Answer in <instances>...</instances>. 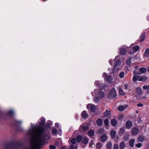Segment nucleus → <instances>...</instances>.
Returning a JSON list of instances; mask_svg holds the SVG:
<instances>
[{
	"mask_svg": "<svg viewBox=\"0 0 149 149\" xmlns=\"http://www.w3.org/2000/svg\"><path fill=\"white\" fill-rule=\"evenodd\" d=\"M45 128L39 126H36L32 123L31 127L27 132V134L29 136L34 138L35 141V145L31 141V144L29 146L23 148L22 144L16 142L10 144L6 145L5 149H40L41 147L46 144L45 140L49 139L48 135L45 134Z\"/></svg>",
	"mask_w": 149,
	"mask_h": 149,
	"instance_id": "nucleus-1",
	"label": "nucleus"
},
{
	"mask_svg": "<svg viewBox=\"0 0 149 149\" xmlns=\"http://www.w3.org/2000/svg\"><path fill=\"white\" fill-rule=\"evenodd\" d=\"M109 97L111 99L115 98L116 97V91L114 88H113L108 94Z\"/></svg>",
	"mask_w": 149,
	"mask_h": 149,
	"instance_id": "nucleus-2",
	"label": "nucleus"
},
{
	"mask_svg": "<svg viewBox=\"0 0 149 149\" xmlns=\"http://www.w3.org/2000/svg\"><path fill=\"white\" fill-rule=\"evenodd\" d=\"M116 59L114 60V61L115 62V65L114 66V69L115 70H118L119 68V66L120 65V60H117L115 61Z\"/></svg>",
	"mask_w": 149,
	"mask_h": 149,
	"instance_id": "nucleus-3",
	"label": "nucleus"
},
{
	"mask_svg": "<svg viewBox=\"0 0 149 149\" xmlns=\"http://www.w3.org/2000/svg\"><path fill=\"white\" fill-rule=\"evenodd\" d=\"M87 107L88 109L90 108L91 111L92 112H95L96 109V107L94 104H88Z\"/></svg>",
	"mask_w": 149,
	"mask_h": 149,
	"instance_id": "nucleus-4",
	"label": "nucleus"
},
{
	"mask_svg": "<svg viewBox=\"0 0 149 149\" xmlns=\"http://www.w3.org/2000/svg\"><path fill=\"white\" fill-rule=\"evenodd\" d=\"M139 132V129L136 127L133 128L131 130L132 134L133 136H136L137 135Z\"/></svg>",
	"mask_w": 149,
	"mask_h": 149,
	"instance_id": "nucleus-5",
	"label": "nucleus"
},
{
	"mask_svg": "<svg viewBox=\"0 0 149 149\" xmlns=\"http://www.w3.org/2000/svg\"><path fill=\"white\" fill-rule=\"evenodd\" d=\"M133 125V124L132 122L128 120L127 121L125 124V127L127 129H130Z\"/></svg>",
	"mask_w": 149,
	"mask_h": 149,
	"instance_id": "nucleus-6",
	"label": "nucleus"
},
{
	"mask_svg": "<svg viewBox=\"0 0 149 149\" xmlns=\"http://www.w3.org/2000/svg\"><path fill=\"white\" fill-rule=\"evenodd\" d=\"M107 139V136L105 134H102L100 137L101 141L103 142H105Z\"/></svg>",
	"mask_w": 149,
	"mask_h": 149,
	"instance_id": "nucleus-7",
	"label": "nucleus"
},
{
	"mask_svg": "<svg viewBox=\"0 0 149 149\" xmlns=\"http://www.w3.org/2000/svg\"><path fill=\"white\" fill-rule=\"evenodd\" d=\"M126 48L124 47H121L120 49V54L121 55H124L126 52Z\"/></svg>",
	"mask_w": 149,
	"mask_h": 149,
	"instance_id": "nucleus-8",
	"label": "nucleus"
},
{
	"mask_svg": "<svg viewBox=\"0 0 149 149\" xmlns=\"http://www.w3.org/2000/svg\"><path fill=\"white\" fill-rule=\"evenodd\" d=\"M96 96H97L98 98H102L104 96V94L102 91L100 90L98 91V93L96 95Z\"/></svg>",
	"mask_w": 149,
	"mask_h": 149,
	"instance_id": "nucleus-9",
	"label": "nucleus"
},
{
	"mask_svg": "<svg viewBox=\"0 0 149 149\" xmlns=\"http://www.w3.org/2000/svg\"><path fill=\"white\" fill-rule=\"evenodd\" d=\"M136 91L138 96H140L142 95V89L140 87H137L136 88Z\"/></svg>",
	"mask_w": 149,
	"mask_h": 149,
	"instance_id": "nucleus-10",
	"label": "nucleus"
},
{
	"mask_svg": "<svg viewBox=\"0 0 149 149\" xmlns=\"http://www.w3.org/2000/svg\"><path fill=\"white\" fill-rule=\"evenodd\" d=\"M125 147V143L123 141L121 142L119 144L120 149H124Z\"/></svg>",
	"mask_w": 149,
	"mask_h": 149,
	"instance_id": "nucleus-11",
	"label": "nucleus"
},
{
	"mask_svg": "<svg viewBox=\"0 0 149 149\" xmlns=\"http://www.w3.org/2000/svg\"><path fill=\"white\" fill-rule=\"evenodd\" d=\"M144 56L146 58L149 57V48L146 49L144 53Z\"/></svg>",
	"mask_w": 149,
	"mask_h": 149,
	"instance_id": "nucleus-12",
	"label": "nucleus"
},
{
	"mask_svg": "<svg viewBox=\"0 0 149 149\" xmlns=\"http://www.w3.org/2000/svg\"><path fill=\"white\" fill-rule=\"evenodd\" d=\"M139 81H145L147 79V78L146 76H139Z\"/></svg>",
	"mask_w": 149,
	"mask_h": 149,
	"instance_id": "nucleus-13",
	"label": "nucleus"
},
{
	"mask_svg": "<svg viewBox=\"0 0 149 149\" xmlns=\"http://www.w3.org/2000/svg\"><path fill=\"white\" fill-rule=\"evenodd\" d=\"M103 121L100 118L98 119L96 121V123L97 126H101L102 124Z\"/></svg>",
	"mask_w": 149,
	"mask_h": 149,
	"instance_id": "nucleus-14",
	"label": "nucleus"
},
{
	"mask_svg": "<svg viewBox=\"0 0 149 149\" xmlns=\"http://www.w3.org/2000/svg\"><path fill=\"white\" fill-rule=\"evenodd\" d=\"M81 115L82 118H83L86 119L88 117V115L85 111H83Z\"/></svg>",
	"mask_w": 149,
	"mask_h": 149,
	"instance_id": "nucleus-15",
	"label": "nucleus"
},
{
	"mask_svg": "<svg viewBox=\"0 0 149 149\" xmlns=\"http://www.w3.org/2000/svg\"><path fill=\"white\" fill-rule=\"evenodd\" d=\"M116 133V132L114 130H112L111 131L110 134L112 139H113L115 138Z\"/></svg>",
	"mask_w": 149,
	"mask_h": 149,
	"instance_id": "nucleus-16",
	"label": "nucleus"
},
{
	"mask_svg": "<svg viewBox=\"0 0 149 149\" xmlns=\"http://www.w3.org/2000/svg\"><path fill=\"white\" fill-rule=\"evenodd\" d=\"M117 122L115 119H113L111 120V123L113 126H116L117 125Z\"/></svg>",
	"mask_w": 149,
	"mask_h": 149,
	"instance_id": "nucleus-17",
	"label": "nucleus"
},
{
	"mask_svg": "<svg viewBox=\"0 0 149 149\" xmlns=\"http://www.w3.org/2000/svg\"><path fill=\"white\" fill-rule=\"evenodd\" d=\"M82 129L84 131H86L89 129V127L87 124H84L82 125Z\"/></svg>",
	"mask_w": 149,
	"mask_h": 149,
	"instance_id": "nucleus-18",
	"label": "nucleus"
},
{
	"mask_svg": "<svg viewBox=\"0 0 149 149\" xmlns=\"http://www.w3.org/2000/svg\"><path fill=\"white\" fill-rule=\"evenodd\" d=\"M89 141V139L87 137L84 136L83 139L82 143L85 145L87 144Z\"/></svg>",
	"mask_w": 149,
	"mask_h": 149,
	"instance_id": "nucleus-19",
	"label": "nucleus"
},
{
	"mask_svg": "<svg viewBox=\"0 0 149 149\" xmlns=\"http://www.w3.org/2000/svg\"><path fill=\"white\" fill-rule=\"evenodd\" d=\"M135 139H132L129 141V143L130 147H133L134 146V144L135 142Z\"/></svg>",
	"mask_w": 149,
	"mask_h": 149,
	"instance_id": "nucleus-20",
	"label": "nucleus"
},
{
	"mask_svg": "<svg viewBox=\"0 0 149 149\" xmlns=\"http://www.w3.org/2000/svg\"><path fill=\"white\" fill-rule=\"evenodd\" d=\"M88 134L90 137L93 136L94 134V131L93 130H91L88 132Z\"/></svg>",
	"mask_w": 149,
	"mask_h": 149,
	"instance_id": "nucleus-21",
	"label": "nucleus"
},
{
	"mask_svg": "<svg viewBox=\"0 0 149 149\" xmlns=\"http://www.w3.org/2000/svg\"><path fill=\"white\" fill-rule=\"evenodd\" d=\"M62 140L61 138H58L56 139V146L57 145L59 146H61L62 145Z\"/></svg>",
	"mask_w": 149,
	"mask_h": 149,
	"instance_id": "nucleus-22",
	"label": "nucleus"
},
{
	"mask_svg": "<svg viewBox=\"0 0 149 149\" xmlns=\"http://www.w3.org/2000/svg\"><path fill=\"white\" fill-rule=\"evenodd\" d=\"M125 130V128L124 127H122L121 128L119 132V133L120 136H122Z\"/></svg>",
	"mask_w": 149,
	"mask_h": 149,
	"instance_id": "nucleus-23",
	"label": "nucleus"
},
{
	"mask_svg": "<svg viewBox=\"0 0 149 149\" xmlns=\"http://www.w3.org/2000/svg\"><path fill=\"white\" fill-rule=\"evenodd\" d=\"M112 144L111 142H108L106 144V147L107 149H111Z\"/></svg>",
	"mask_w": 149,
	"mask_h": 149,
	"instance_id": "nucleus-24",
	"label": "nucleus"
},
{
	"mask_svg": "<svg viewBox=\"0 0 149 149\" xmlns=\"http://www.w3.org/2000/svg\"><path fill=\"white\" fill-rule=\"evenodd\" d=\"M144 140V137L140 135L138 138V141L143 142Z\"/></svg>",
	"mask_w": 149,
	"mask_h": 149,
	"instance_id": "nucleus-25",
	"label": "nucleus"
},
{
	"mask_svg": "<svg viewBox=\"0 0 149 149\" xmlns=\"http://www.w3.org/2000/svg\"><path fill=\"white\" fill-rule=\"evenodd\" d=\"M111 112L110 111H108L106 110L104 113V116H107L110 115Z\"/></svg>",
	"mask_w": 149,
	"mask_h": 149,
	"instance_id": "nucleus-26",
	"label": "nucleus"
},
{
	"mask_svg": "<svg viewBox=\"0 0 149 149\" xmlns=\"http://www.w3.org/2000/svg\"><path fill=\"white\" fill-rule=\"evenodd\" d=\"M126 106H123L122 105L119 106L118 107V110L119 111H122L126 108Z\"/></svg>",
	"mask_w": 149,
	"mask_h": 149,
	"instance_id": "nucleus-27",
	"label": "nucleus"
},
{
	"mask_svg": "<svg viewBox=\"0 0 149 149\" xmlns=\"http://www.w3.org/2000/svg\"><path fill=\"white\" fill-rule=\"evenodd\" d=\"M82 139L83 138L81 135H78L76 137V140L77 142H80L82 140Z\"/></svg>",
	"mask_w": 149,
	"mask_h": 149,
	"instance_id": "nucleus-28",
	"label": "nucleus"
},
{
	"mask_svg": "<svg viewBox=\"0 0 149 149\" xmlns=\"http://www.w3.org/2000/svg\"><path fill=\"white\" fill-rule=\"evenodd\" d=\"M139 76L134 75L133 77L132 81L135 83L136 81L138 80Z\"/></svg>",
	"mask_w": 149,
	"mask_h": 149,
	"instance_id": "nucleus-29",
	"label": "nucleus"
},
{
	"mask_svg": "<svg viewBox=\"0 0 149 149\" xmlns=\"http://www.w3.org/2000/svg\"><path fill=\"white\" fill-rule=\"evenodd\" d=\"M143 88L144 90H147V93H149V84L148 85H145L143 86Z\"/></svg>",
	"mask_w": 149,
	"mask_h": 149,
	"instance_id": "nucleus-30",
	"label": "nucleus"
},
{
	"mask_svg": "<svg viewBox=\"0 0 149 149\" xmlns=\"http://www.w3.org/2000/svg\"><path fill=\"white\" fill-rule=\"evenodd\" d=\"M145 38V33H143L141 34L140 36V41L141 42H142L144 40Z\"/></svg>",
	"mask_w": 149,
	"mask_h": 149,
	"instance_id": "nucleus-31",
	"label": "nucleus"
},
{
	"mask_svg": "<svg viewBox=\"0 0 149 149\" xmlns=\"http://www.w3.org/2000/svg\"><path fill=\"white\" fill-rule=\"evenodd\" d=\"M131 60V58L130 57H129L126 61V63L128 65H130L131 64L130 61Z\"/></svg>",
	"mask_w": 149,
	"mask_h": 149,
	"instance_id": "nucleus-32",
	"label": "nucleus"
},
{
	"mask_svg": "<svg viewBox=\"0 0 149 149\" xmlns=\"http://www.w3.org/2000/svg\"><path fill=\"white\" fill-rule=\"evenodd\" d=\"M139 72L141 73H144L146 72V70L145 68H139Z\"/></svg>",
	"mask_w": 149,
	"mask_h": 149,
	"instance_id": "nucleus-33",
	"label": "nucleus"
},
{
	"mask_svg": "<svg viewBox=\"0 0 149 149\" xmlns=\"http://www.w3.org/2000/svg\"><path fill=\"white\" fill-rule=\"evenodd\" d=\"M132 48L134 51L137 52L139 49V47L138 46L136 45L133 47Z\"/></svg>",
	"mask_w": 149,
	"mask_h": 149,
	"instance_id": "nucleus-34",
	"label": "nucleus"
},
{
	"mask_svg": "<svg viewBox=\"0 0 149 149\" xmlns=\"http://www.w3.org/2000/svg\"><path fill=\"white\" fill-rule=\"evenodd\" d=\"M106 80L108 82L110 83L111 81V78L110 76H107L106 77Z\"/></svg>",
	"mask_w": 149,
	"mask_h": 149,
	"instance_id": "nucleus-35",
	"label": "nucleus"
},
{
	"mask_svg": "<svg viewBox=\"0 0 149 149\" xmlns=\"http://www.w3.org/2000/svg\"><path fill=\"white\" fill-rule=\"evenodd\" d=\"M102 146V144L101 143L98 142L97 144L96 147L97 148L100 149L101 148Z\"/></svg>",
	"mask_w": 149,
	"mask_h": 149,
	"instance_id": "nucleus-36",
	"label": "nucleus"
},
{
	"mask_svg": "<svg viewBox=\"0 0 149 149\" xmlns=\"http://www.w3.org/2000/svg\"><path fill=\"white\" fill-rule=\"evenodd\" d=\"M104 123L106 126H108L109 125V122L108 119H106L104 120Z\"/></svg>",
	"mask_w": 149,
	"mask_h": 149,
	"instance_id": "nucleus-37",
	"label": "nucleus"
},
{
	"mask_svg": "<svg viewBox=\"0 0 149 149\" xmlns=\"http://www.w3.org/2000/svg\"><path fill=\"white\" fill-rule=\"evenodd\" d=\"M113 149H119L118 144L117 143L114 144L113 147Z\"/></svg>",
	"mask_w": 149,
	"mask_h": 149,
	"instance_id": "nucleus-38",
	"label": "nucleus"
},
{
	"mask_svg": "<svg viewBox=\"0 0 149 149\" xmlns=\"http://www.w3.org/2000/svg\"><path fill=\"white\" fill-rule=\"evenodd\" d=\"M119 91L120 94L121 95H124V93L123 90L121 88L119 89Z\"/></svg>",
	"mask_w": 149,
	"mask_h": 149,
	"instance_id": "nucleus-39",
	"label": "nucleus"
},
{
	"mask_svg": "<svg viewBox=\"0 0 149 149\" xmlns=\"http://www.w3.org/2000/svg\"><path fill=\"white\" fill-rule=\"evenodd\" d=\"M70 142L72 144H75L76 143V139L75 138L72 139L70 141Z\"/></svg>",
	"mask_w": 149,
	"mask_h": 149,
	"instance_id": "nucleus-40",
	"label": "nucleus"
},
{
	"mask_svg": "<svg viewBox=\"0 0 149 149\" xmlns=\"http://www.w3.org/2000/svg\"><path fill=\"white\" fill-rule=\"evenodd\" d=\"M124 76V73L123 72H122L119 73V77L120 78H123Z\"/></svg>",
	"mask_w": 149,
	"mask_h": 149,
	"instance_id": "nucleus-41",
	"label": "nucleus"
},
{
	"mask_svg": "<svg viewBox=\"0 0 149 149\" xmlns=\"http://www.w3.org/2000/svg\"><path fill=\"white\" fill-rule=\"evenodd\" d=\"M129 136L128 134H126L124 136V139L125 140H127L129 139Z\"/></svg>",
	"mask_w": 149,
	"mask_h": 149,
	"instance_id": "nucleus-42",
	"label": "nucleus"
},
{
	"mask_svg": "<svg viewBox=\"0 0 149 149\" xmlns=\"http://www.w3.org/2000/svg\"><path fill=\"white\" fill-rule=\"evenodd\" d=\"M39 124L40 125L43 126L45 124V122L43 120H41L39 123Z\"/></svg>",
	"mask_w": 149,
	"mask_h": 149,
	"instance_id": "nucleus-43",
	"label": "nucleus"
},
{
	"mask_svg": "<svg viewBox=\"0 0 149 149\" xmlns=\"http://www.w3.org/2000/svg\"><path fill=\"white\" fill-rule=\"evenodd\" d=\"M56 127L58 128V130H59L60 131V133H58V134H59V135H61V128L59 127V124H57L56 123Z\"/></svg>",
	"mask_w": 149,
	"mask_h": 149,
	"instance_id": "nucleus-44",
	"label": "nucleus"
},
{
	"mask_svg": "<svg viewBox=\"0 0 149 149\" xmlns=\"http://www.w3.org/2000/svg\"><path fill=\"white\" fill-rule=\"evenodd\" d=\"M8 115H10L11 116H13V112L12 110H10L8 112Z\"/></svg>",
	"mask_w": 149,
	"mask_h": 149,
	"instance_id": "nucleus-45",
	"label": "nucleus"
},
{
	"mask_svg": "<svg viewBox=\"0 0 149 149\" xmlns=\"http://www.w3.org/2000/svg\"><path fill=\"white\" fill-rule=\"evenodd\" d=\"M142 146L141 144L139 143L136 145V147L138 148H140Z\"/></svg>",
	"mask_w": 149,
	"mask_h": 149,
	"instance_id": "nucleus-46",
	"label": "nucleus"
},
{
	"mask_svg": "<svg viewBox=\"0 0 149 149\" xmlns=\"http://www.w3.org/2000/svg\"><path fill=\"white\" fill-rule=\"evenodd\" d=\"M103 129H100L98 130V133L99 134H100L103 132Z\"/></svg>",
	"mask_w": 149,
	"mask_h": 149,
	"instance_id": "nucleus-47",
	"label": "nucleus"
},
{
	"mask_svg": "<svg viewBox=\"0 0 149 149\" xmlns=\"http://www.w3.org/2000/svg\"><path fill=\"white\" fill-rule=\"evenodd\" d=\"M69 149H77V147L74 148V147L72 145H70Z\"/></svg>",
	"mask_w": 149,
	"mask_h": 149,
	"instance_id": "nucleus-48",
	"label": "nucleus"
},
{
	"mask_svg": "<svg viewBox=\"0 0 149 149\" xmlns=\"http://www.w3.org/2000/svg\"><path fill=\"white\" fill-rule=\"evenodd\" d=\"M124 115H121L119 116L118 117V119L119 120L121 121L123 120Z\"/></svg>",
	"mask_w": 149,
	"mask_h": 149,
	"instance_id": "nucleus-49",
	"label": "nucleus"
},
{
	"mask_svg": "<svg viewBox=\"0 0 149 149\" xmlns=\"http://www.w3.org/2000/svg\"><path fill=\"white\" fill-rule=\"evenodd\" d=\"M93 141H91L90 142V143L89 145V146L90 147H92L93 146Z\"/></svg>",
	"mask_w": 149,
	"mask_h": 149,
	"instance_id": "nucleus-50",
	"label": "nucleus"
},
{
	"mask_svg": "<svg viewBox=\"0 0 149 149\" xmlns=\"http://www.w3.org/2000/svg\"><path fill=\"white\" fill-rule=\"evenodd\" d=\"M49 148L50 149H55V147L54 146L50 145L49 146Z\"/></svg>",
	"mask_w": 149,
	"mask_h": 149,
	"instance_id": "nucleus-51",
	"label": "nucleus"
},
{
	"mask_svg": "<svg viewBox=\"0 0 149 149\" xmlns=\"http://www.w3.org/2000/svg\"><path fill=\"white\" fill-rule=\"evenodd\" d=\"M137 106L139 107H141L143 106V104L142 103H139L137 104Z\"/></svg>",
	"mask_w": 149,
	"mask_h": 149,
	"instance_id": "nucleus-52",
	"label": "nucleus"
},
{
	"mask_svg": "<svg viewBox=\"0 0 149 149\" xmlns=\"http://www.w3.org/2000/svg\"><path fill=\"white\" fill-rule=\"evenodd\" d=\"M15 122L18 124H21L22 122L21 121H18L17 120H15Z\"/></svg>",
	"mask_w": 149,
	"mask_h": 149,
	"instance_id": "nucleus-53",
	"label": "nucleus"
},
{
	"mask_svg": "<svg viewBox=\"0 0 149 149\" xmlns=\"http://www.w3.org/2000/svg\"><path fill=\"white\" fill-rule=\"evenodd\" d=\"M125 89H127L128 88V85L127 84H125L124 85Z\"/></svg>",
	"mask_w": 149,
	"mask_h": 149,
	"instance_id": "nucleus-54",
	"label": "nucleus"
},
{
	"mask_svg": "<svg viewBox=\"0 0 149 149\" xmlns=\"http://www.w3.org/2000/svg\"><path fill=\"white\" fill-rule=\"evenodd\" d=\"M97 96L94 99V100L95 102H98L99 101V100L97 98Z\"/></svg>",
	"mask_w": 149,
	"mask_h": 149,
	"instance_id": "nucleus-55",
	"label": "nucleus"
},
{
	"mask_svg": "<svg viewBox=\"0 0 149 149\" xmlns=\"http://www.w3.org/2000/svg\"><path fill=\"white\" fill-rule=\"evenodd\" d=\"M52 132L53 134H56V129H54L52 130Z\"/></svg>",
	"mask_w": 149,
	"mask_h": 149,
	"instance_id": "nucleus-56",
	"label": "nucleus"
},
{
	"mask_svg": "<svg viewBox=\"0 0 149 149\" xmlns=\"http://www.w3.org/2000/svg\"><path fill=\"white\" fill-rule=\"evenodd\" d=\"M46 127L47 128H49V127H50V125L48 123H47L46 124Z\"/></svg>",
	"mask_w": 149,
	"mask_h": 149,
	"instance_id": "nucleus-57",
	"label": "nucleus"
},
{
	"mask_svg": "<svg viewBox=\"0 0 149 149\" xmlns=\"http://www.w3.org/2000/svg\"><path fill=\"white\" fill-rule=\"evenodd\" d=\"M109 62L110 65H111L112 63V60H110L109 61Z\"/></svg>",
	"mask_w": 149,
	"mask_h": 149,
	"instance_id": "nucleus-58",
	"label": "nucleus"
},
{
	"mask_svg": "<svg viewBox=\"0 0 149 149\" xmlns=\"http://www.w3.org/2000/svg\"><path fill=\"white\" fill-rule=\"evenodd\" d=\"M61 149H66L65 147V146H63L61 147Z\"/></svg>",
	"mask_w": 149,
	"mask_h": 149,
	"instance_id": "nucleus-59",
	"label": "nucleus"
},
{
	"mask_svg": "<svg viewBox=\"0 0 149 149\" xmlns=\"http://www.w3.org/2000/svg\"><path fill=\"white\" fill-rule=\"evenodd\" d=\"M86 145H85H85H83L82 144H81V146L83 148H84L85 147Z\"/></svg>",
	"mask_w": 149,
	"mask_h": 149,
	"instance_id": "nucleus-60",
	"label": "nucleus"
},
{
	"mask_svg": "<svg viewBox=\"0 0 149 149\" xmlns=\"http://www.w3.org/2000/svg\"><path fill=\"white\" fill-rule=\"evenodd\" d=\"M103 85H102V87H100L99 88H100V89H101L102 88H103Z\"/></svg>",
	"mask_w": 149,
	"mask_h": 149,
	"instance_id": "nucleus-61",
	"label": "nucleus"
},
{
	"mask_svg": "<svg viewBox=\"0 0 149 149\" xmlns=\"http://www.w3.org/2000/svg\"><path fill=\"white\" fill-rule=\"evenodd\" d=\"M97 91H98V90H97V89L95 90V93L97 92Z\"/></svg>",
	"mask_w": 149,
	"mask_h": 149,
	"instance_id": "nucleus-62",
	"label": "nucleus"
},
{
	"mask_svg": "<svg viewBox=\"0 0 149 149\" xmlns=\"http://www.w3.org/2000/svg\"><path fill=\"white\" fill-rule=\"evenodd\" d=\"M148 71L149 72V66L147 68Z\"/></svg>",
	"mask_w": 149,
	"mask_h": 149,
	"instance_id": "nucleus-63",
	"label": "nucleus"
},
{
	"mask_svg": "<svg viewBox=\"0 0 149 149\" xmlns=\"http://www.w3.org/2000/svg\"><path fill=\"white\" fill-rule=\"evenodd\" d=\"M138 111H136V113H138Z\"/></svg>",
	"mask_w": 149,
	"mask_h": 149,
	"instance_id": "nucleus-64",
	"label": "nucleus"
}]
</instances>
